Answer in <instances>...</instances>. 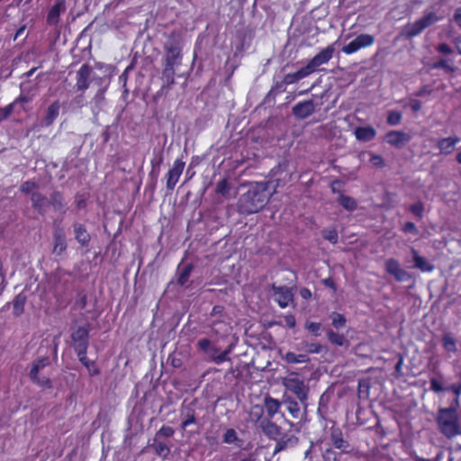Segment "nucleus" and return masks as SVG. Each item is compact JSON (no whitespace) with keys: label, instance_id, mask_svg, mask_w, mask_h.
Wrapping results in <instances>:
<instances>
[{"label":"nucleus","instance_id":"nucleus-1","mask_svg":"<svg viewBox=\"0 0 461 461\" xmlns=\"http://www.w3.org/2000/svg\"><path fill=\"white\" fill-rule=\"evenodd\" d=\"M269 196L264 184L256 183L242 194L238 201V211L241 214H253L262 210L268 203Z\"/></svg>","mask_w":461,"mask_h":461},{"label":"nucleus","instance_id":"nucleus-2","mask_svg":"<svg viewBox=\"0 0 461 461\" xmlns=\"http://www.w3.org/2000/svg\"><path fill=\"white\" fill-rule=\"evenodd\" d=\"M436 421L440 433L447 438L461 434L459 419L454 405H450L448 408H440Z\"/></svg>","mask_w":461,"mask_h":461},{"label":"nucleus","instance_id":"nucleus-3","mask_svg":"<svg viewBox=\"0 0 461 461\" xmlns=\"http://www.w3.org/2000/svg\"><path fill=\"white\" fill-rule=\"evenodd\" d=\"M164 64L180 66L183 59V35L179 30H173L167 35L163 45Z\"/></svg>","mask_w":461,"mask_h":461},{"label":"nucleus","instance_id":"nucleus-4","mask_svg":"<svg viewBox=\"0 0 461 461\" xmlns=\"http://www.w3.org/2000/svg\"><path fill=\"white\" fill-rule=\"evenodd\" d=\"M439 17L433 12L425 13V14L413 23H408L403 29V34L406 38H412L419 35L423 30L436 23Z\"/></svg>","mask_w":461,"mask_h":461},{"label":"nucleus","instance_id":"nucleus-5","mask_svg":"<svg viewBox=\"0 0 461 461\" xmlns=\"http://www.w3.org/2000/svg\"><path fill=\"white\" fill-rule=\"evenodd\" d=\"M50 364L49 357H41L36 359L29 372L31 381L38 386L45 389L52 388V381L47 376H39V372Z\"/></svg>","mask_w":461,"mask_h":461},{"label":"nucleus","instance_id":"nucleus-6","mask_svg":"<svg viewBox=\"0 0 461 461\" xmlns=\"http://www.w3.org/2000/svg\"><path fill=\"white\" fill-rule=\"evenodd\" d=\"M50 364L49 357H41L36 359L29 372L31 381L38 386L45 389L52 388V381L47 376H39V372Z\"/></svg>","mask_w":461,"mask_h":461},{"label":"nucleus","instance_id":"nucleus-7","mask_svg":"<svg viewBox=\"0 0 461 461\" xmlns=\"http://www.w3.org/2000/svg\"><path fill=\"white\" fill-rule=\"evenodd\" d=\"M89 323H86L84 326H79L72 331L70 337L77 356L87 353L89 347Z\"/></svg>","mask_w":461,"mask_h":461},{"label":"nucleus","instance_id":"nucleus-8","mask_svg":"<svg viewBox=\"0 0 461 461\" xmlns=\"http://www.w3.org/2000/svg\"><path fill=\"white\" fill-rule=\"evenodd\" d=\"M372 384L370 379H361L358 381V390H357V396L360 401L358 408L357 410V419L360 423H365L366 420L362 418V415L365 412L364 410V404L365 402H368V407L370 409V412L372 414H375V411L372 407V402L369 400L370 395V389H371Z\"/></svg>","mask_w":461,"mask_h":461},{"label":"nucleus","instance_id":"nucleus-9","mask_svg":"<svg viewBox=\"0 0 461 461\" xmlns=\"http://www.w3.org/2000/svg\"><path fill=\"white\" fill-rule=\"evenodd\" d=\"M283 385L288 392L294 394L302 403L307 401L309 388L305 385L304 381L297 375L284 378Z\"/></svg>","mask_w":461,"mask_h":461},{"label":"nucleus","instance_id":"nucleus-10","mask_svg":"<svg viewBox=\"0 0 461 461\" xmlns=\"http://www.w3.org/2000/svg\"><path fill=\"white\" fill-rule=\"evenodd\" d=\"M334 52L335 48L334 45L331 44L322 49L312 59H311L307 65L305 66L310 75L312 74L315 70H317V68L321 65L327 64L332 59Z\"/></svg>","mask_w":461,"mask_h":461},{"label":"nucleus","instance_id":"nucleus-11","mask_svg":"<svg viewBox=\"0 0 461 461\" xmlns=\"http://www.w3.org/2000/svg\"><path fill=\"white\" fill-rule=\"evenodd\" d=\"M375 37L371 34H359L353 41L342 47V52L351 55L357 52L361 49H365L373 45Z\"/></svg>","mask_w":461,"mask_h":461},{"label":"nucleus","instance_id":"nucleus-12","mask_svg":"<svg viewBox=\"0 0 461 461\" xmlns=\"http://www.w3.org/2000/svg\"><path fill=\"white\" fill-rule=\"evenodd\" d=\"M185 166V162L182 158H176L174 161L172 167L169 168L165 176L167 191L172 192L175 189L180 176L183 174Z\"/></svg>","mask_w":461,"mask_h":461},{"label":"nucleus","instance_id":"nucleus-13","mask_svg":"<svg viewBox=\"0 0 461 461\" xmlns=\"http://www.w3.org/2000/svg\"><path fill=\"white\" fill-rule=\"evenodd\" d=\"M195 403L196 400H193L188 404H185V402L182 403L180 409V417L182 419L180 426L181 429L185 430L190 425L197 423L198 420L196 417Z\"/></svg>","mask_w":461,"mask_h":461},{"label":"nucleus","instance_id":"nucleus-14","mask_svg":"<svg viewBox=\"0 0 461 461\" xmlns=\"http://www.w3.org/2000/svg\"><path fill=\"white\" fill-rule=\"evenodd\" d=\"M385 271L393 276L398 282H408L412 279V275L403 269L400 263L394 258L386 260Z\"/></svg>","mask_w":461,"mask_h":461},{"label":"nucleus","instance_id":"nucleus-15","mask_svg":"<svg viewBox=\"0 0 461 461\" xmlns=\"http://www.w3.org/2000/svg\"><path fill=\"white\" fill-rule=\"evenodd\" d=\"M92 68L89 64H83L77 71L75 88L77 91L85 92L90 86Z\"/></svg>","mask_w":461,"mask_h":461},{"label":"nucleus","instance_id":"nucleus-16","mask_svg":"<svg viewBox=\"0 0 461 461\" xmlns=\"http://www.w3.org/2000/svg\"><path fill=\"white\" fill-rule=\"evenodd\" d=\"M330 439L333 447L340 450L341 453H350V444L344 438L343 432L339 427L331 426Z\"/></svg>","mask_w":461,"mask_h":461},{"label":"nucleus","instance_id":"nucleus-17","mask_svg":"<svg viewBox=\"0 0 461 461\" xmlns=\"http://www.w3.org/2000/svg\"><path fill=\"white\" fill-rule=\"evenodd\" d=\"M316 110V104L313 100H306L297 103L292 109L293 114L295 118L303 120L314 113Z\"/></svg>","mask_w":461,"mask_h":461},{"label":"nucleus","instance_id":"nucleus-18","mask_svg":"<svg viewBox=\"0 0 461 461\" xmlns=\"http://www.w3.org/2000/svg\"><path fill=\"white\" fill-rule=\"evenodd\" d=\"M176 67L163 63L161 80L163 82L160 91L161 94H167L175 84Z\"/></svg>","mask_w":461,"mask_h":461},{"label":"nucleus","instance_id":"nucleus-19","mask_svg":"<svg viewBox=\"0 0 461 461\" xmlns=\"http://www.w3.org/2000/svg\"><path fill=\"white\" fill-rule=\"evenodd\" d=\"M411 139V137L409 133L401 131H390L385 135L386 142L398 149L404 147Z\"/></svg>","mask_w":461,"mask_h":461},{"label":"nucleus","instance_id":"nucleus-20","mask_svg":"<svg viewBox=\"0 0 461 461\" xmlns=\"http://www.w3.org/2000/svg\"><path fill=\"white\" fill-rule=\"evenodd\" d=\"M274 300L281 308H285L293 301L294 295L286 286L273 285Z\"/></svg>","mask_w":461,"mask_h":461},{"label":"nucleus","instance_id":"nucleus-21","mask_svg":"<svg viewBox=\"0 0 461 461\" xmlns=\"http://www.w3.org/2000/svg\"><path fill=\"white\" fill-rule=\"evenodd\" d=\"M66 11L65 0H57L48 12L46 23L50 26H57L59 16Z\"/></svg>","mask_w":461,"mask_h":461},{"label":"nucleus","instance_id":"nucleus-22","mask_svg":"<svg viewBox=\"0 0 461 461\" xmlns=\"http://www.w3.org/2000/svg\"><path fill=\"white\" fill-rule=\"evenodd\" d=\"M60 106L61 105L59 100H55L47 107L45 115L43 116L41 122V127L47 128L54 123V122L59 115Z\"/></svg>","mask_w":461,"mask_h":461},{"label":"nucleus","instance_id":"nucleus-23","mask_svg":"<svg viewBox=\"0 0 461 461\" xmlns=\"http://www.w3.org/2000/svg\"><path fill=\"white\" fill-rule=\"evenodd\" d=\"M411 252L412 255L413 268L419 269L422 272H431L434 270V265L424 257L420 256L416 249H411Z\"/></svg>","mask_w":461,"mask_h":461},{"label":"nucleus","instance_id":"nucleus-24","mask_svg":"<svg viewBox=\"0 0 461 461\" xmlns=\"http://www.w3.org/2000/svg\"><path fill=\"white\" fill-rule=\"evenodd\" d=\"M73 230L76 240L82 246L87 247L91 240V236L88 233L86 226L79 222L73 224Z\"/></svg>","mask_w":461,"mask_h":461},{"label":"nucleus","instance_id":"nucleus-25","mask_svg":"<svg viewBox=\"0 0 461 461\" xmlns=\"http://www.w3.org/2000/svg\"><path fill=\"white\" fill-rule=\"evenodd\" d=\"M31 201L32 207L40 213L43 214L46 211V207L49 204L47 197L39 192L32 193Z\"/></svg>","mask_w":461,"mask_h":461},{"label":"nucleus","instance_id":"nucleus-26","mask_svg":"<svg viewBox=\"0 0 461 461\" xmlns=\"http://www.w3.org/2000/svg\"><path fill=\"white\" fill-rule=\"evenodd\" d=\"M459 141V138L455 137H448V138H443L440 139L438 141V148L439 149L440 152L444 155H449L453 152L455 149V145Z\"/></svg>","mask_w":461,"mask_h":461},{"label":"nucleus","instance_id":"nucleus-27","mask_svg":"<svg viewBox=\"0 0 461 461\" xmlns=\"http://www.w3.org/2000/svg\"><path fill=\"white\" fill-rule=\"evenodd\" d=\"M53 244V253L59 256L67 249L66 237L62 230L54 232Z\"/></svg>","mask_w":461,"mask_h":461},{"label":"nucleus","instance_id":"nucleus-28","mask_svg":"<svg viewBox=\"0 0 461 461\" xmlns=\"http://www.w3.org/2000/svg\"><path fill=\"white\" fill-rule=\"evenodd\" d=\"M49 204L52 206L56 212H66V203L61 192L54 191L50 195Z\"/></svg>","mask_w":461,"mask_h":461},{"label":"nucleus","instance_id":"nucleus-29","mask_svg":"<svg viewBox=\"0 0 461 461\" xmlns=\"http://www.w3.org/2000/svg\"><path fill=\"white\" fill-rule=\"evenodd\" d=\"M27 301V296L24 293L21 292L16 294L12 302L13 313L15 317L21 316L24 312V306Z\"/></svg>","mask_w":461,"mask_h":461},{"label":"nucleus","instance_id":"nucleus-30","mask_svg":"<svg viewBox=\"0 0 461 461\" xmlns=\"http://www.w3.org/2000/svg\"><path fill=\"white\" fill-rule=\"evenodd\" d=\"M261 425L265 435L269 438L277 440V438L281 435V429L279 426L270 420L263 421Z\"/></svg>","mask_w":461,"mask_h":461},{"label":"nucleus","instance_id":"nucleus-31","mask_svg":"<svg viewBox=\"0 0 461 461\" xmlns=\"http://www.w3.org/2000/svg\"><path fill=\"white\" fill-rule=\"evenodd\" d=\"M87 353H84V355H78L77 358L79 362L87 369L90 376H95L100 374V369L97 366L95 361L89 360L87 357Z\"/></svg>","mask_w":461,"mask_h":461},{"label":"nucleus","instance_id":"nucleus-32","mask_svg":"<svg viewBox=\"0 0 461 461\" xmlns=\"http://www.w3.org/2000/svg\"><path fill=\"white\" fill-rule=\"evenodd\" d=\"M310 76L309 71L306 69L305 66L298 69L294 73H288L284 77V83L286 85H292L297 83L301 79Z\"/></svg>","mask_w":461,"mask_h":461},{"label":"nucleus","instance_id":"nucleus-33","mask_svg":"<svg viewBox=\"0 0 461 461\" xmlns=\"http://www.w3.org/2000/svg\"><path fill=\"white\" fill-rule=\"evenodd\" d=\"M194 266L191 263L185 265L181 269H177V284L185 286L189 281Z\"/></svg>","mask_w":461,"mask_h":461},{"label":"nucleus","instance_id":"nucleus-34","mask_svg":"<svg viewBox=\"0 0 461 461\" xmlns=\"http://www.w3.org/2000/svg\"><path fill=\"white\" fill-rule=\"evenodd\" d=\"M95 85L98 86L99 89L95 95V99L100 100L104 98L105 92L108 89L109 82L105 83V77L100 76H94L91 79Z\"/></svg>","mask_w":461,"mask_h":461},{"label":"nucleus","instance_id":"nucleus-35","mask_svg":"<svg viewBox=\"0 0 461 461\" xmlns=\"http://www.w3.org/2000/svg\"><path fill=\"white\" fill-rule=\"evenodd\" d=\"M355 136L358 140L368 141L375 137V129L372 127H357Z\"/></svg>","mask_w":461,"mask_h":461},{"label":"nucleus","instance_id":"nucleus-36","mask_svg":"<svg viewBox=\"0 0 461 461\" xmlns=\"http://www.w3.org/2000/svg\"><path fill=\"white\" fill-rule=\"evenodd\" d=\"M283 359L290 365L307 363L310 361V358L306 354H295L291 351L286 352L283 357Z\"/></svg>","mask_w":461,"mask_h":461},{"label":"nucleus","instance_id":"nucleus-37","mask_svg":"<svg viewBox=\"0 0 461 461\" xmlns=\"http://www.w3.org/2000/svg\"><path fill=\"white\" fill-rule=\"evenodd\" d=\"M288 412L294 419H298L301 415V407L299 403L290 396H286L284 400Z\"/></svg>","mask_w":461,"mask_h":461},{"label":"nucleus","instance_id":"nucleus-38","mask_svg":"<svg viewBox=\"0 0 461 461\" xmlns=\"http://www.w3.org/2000/svg\"><path fill=\"white\" fill-rule=\"evenodd\" d=\"M338 203L340 206L348 212H354L357 207V203L354 198L342 193H339Z\"/></svg>","mask_w":461,"mask_h":461},{"label":"nucleus","instance_id":"nucleus-39","mask_svg":"<svg viewBox=\"0 0 461 461\" xmlns=\"http://www.w3.org/2000/svg\"><path fill=\"white\" fill-rule=\"evenodd\" d=\"M265 409L269 418H273L280 409V402L278 400L270 396L265 399Z\"/></svg>","mask_w":461,"mask_h":461},{"label":"nucleus","instance_id":"nucleus-40","mask_svg":"<svg viewBox=\"0 0 461 461\" xmlns=\"http://www.w3.org/2000/svg\"><path fill=\"white\" fill-rule=\"evenodd\" d=\"M298 441V438L294 436H290L286 439L285 438H282L276 441V444L275 446L274 453L276 454L287 447L288 445H294Z\"/></svg>","mask_w":461,"mask_h":461},{"label":"nucleus","instance_id":"nucleus-41","mask_svg":"<svg viewBox=\"0 0 461 461\" xmlns=\"http://www.w3.org/2000/svg\"><path fill=\"white\" fill-rule=\"evenodd\" d=\"M302 348L308 354H319L323 350V346L317 342H309L303 340L301 342Z\"/></svg>","mask_w":461,"mask_h":461},{"label":"nucleus","instance_id":"nucleus-42","mask_svg":"<svg viewBox=\"0 0 461 461\" xmlns=\"http://www.w3.org/2000/svg\"><path fill=\"white\" fill-rule=\"evenodd\" d=\"M327 337L329 341L336 346L342 347L348 343V340L343 334H339L333 330H329L327 332Z\"/></svg>","mask_w":461,"mask_h":461},{"label":"nucleus","instance_id":"nucleus-43","mask_svg":"<svg viewBox=\"0 0 461 461\" xmlns=\"http://www.w3.org/2000/svg\"><path fill=\"white\" fill-rule=\"evenodd\" d=\"M443 348L448 352H456V339L451 333H445L442 338Z\"/></svg>","mask_w":461,"mask_h":461},{"label":"nucleus","instance_id":"nucleus-44","mask_svg":"<svg viewBox=\"0 0 461 461\" xmlns=\"http://www.w3.org/2000/svg\"><path fill=\"white\" fill-rule=\"evenodd\" d=\"M230 186L227 178L220 180L215 187V193L227 197L230 194Z\"/></svg>","mask_w":461,"mask_h":461},{"label":"nucleus","instance_id":"nucleus-45","mask_svg":"<svg viewBox=\"0 0 461 461\" xmlns=\"http://www.w3.org/2000/svg\"><path fill=\"white\" fill-rule=\"evenodd\" d=\"M342 454L341 451L337 452L333 448L329 447L322 453V458L324 461H340Z\"/></svg>","mask_w":461,"mask_h":461},{"label":"nucleus","instance_id":"nucleus-46","mask_svg":"<svg viewBox=\"0 0 461 461\" xmlns=\"http://www.w3.org/2000/svg\"><path fill=\"white\" fill-rule=\"evenodd\" d=\"M458 436L460 437L459 441L455 446L449 447L450 456L448 461H461V433Z\"/></svg>","mask_w":461,"mask_h":461},{"label":"nucleus","instance_id":"nucleus-47","mask_svg":"<svg viewBox=\"0 0 461 461\" xmlns=\"http://www.w3.org/2000/svg\"><path fill=\"white\" fill-rule=\"evenodd\" d=\"M238 440V434L234 429H226L223 434L222 441L227 444L235 443Z\"/></svg>","mask_w":461,"mask_h":461},{"label":"nucleus","instance_id":"nucleus-48","mask_svg":"<svg viewBox=\"0 0 461 461\" xmlns=\"http://www.w3.org/2000/svg\"><path fill=\"white\" fill-rule=\"evenodd\" d=\"M38 185L36 182L32 180H27L23 182L20 186V191L25 194H29L33 193L32 190L37 189Z\"/></svg>","mask_w":461,"mask_h":461},{"label":"nucleus","instance_id":"nucleus-49","mask_svg":"<svg viewBox=\"0 0 461 461\" xmlns=\"http://www.w3.org/2000/svg\"><path fill=\"white\" fill-rule=\"evenodd\" d=\"M14 104L10 103L5 107H0V122L6 120L14 112Z\"/></svg>","mask_w":461,"mask_h":461},{"label":"nucleus","instance_id":"nucleus-50","mask_svg":"<svg viewBox=\"0 0 461 461\" xmlns=\"http://www.w3.org/2000/svg\"><path fill=\"white\" fill-rule=\"evenodd\" d=\"M402 119V113L397 111H390L387 116V122L390 125H397L400 123Z\"/></svg>","mask_w":461,"mask_h":461},{"label":"nucleus","instance_id":"nucleus-51","mask_svg":"<svg viewBox=\"0 0 461 461\" xmlns=\"http://www.w3.org/2000/svg\"><path fill=\"white\" fill-rule=\"evenodd\" d=\"M230 353V348L225 349L222 352H221L219 355L212 356V359L215 364L220 365V364L229 360L228 355Z\"/></svg>","mask_w":461,"mask_h":461},{"label":"nucleus","instance_id":"nucleus-52","mask_svg":"<svg viewBox=\"0 0 461 461\" xmlns=\"http://www.w3.org/2000/svg\"><path fill=\"white\" fill-rule=\"evenodd\" d=\"M157 454L159 456H167L169 454V447L164 442H157L154 446Z\"/></svg>","mask_w":461,"mask_h":461},{"label":"nucleus","instance_id":"nucleus-53","mask_svg":"<svg viewBox=\"0 0 461 461\" xmlns=\"http://www.w3.org/2000/svg\"><path fill=\"white\" fill-rule=\"evenodd\" d=\"M175 434V429L170 426L163 425L158 431L157 432V436L170 438Z\"/></svg>","mask_w":461,"mask_h":461},{"label":"nucleus","instance_id":"nucleus-54","mask_svg":"<svg viewBox=\"0 0 461 461\" xmlns=\"http://www.w3.org/2000/svg\"><path fill=\"white\" fill-rule=\"evenodd\" d=\"M322 236L325 240H329L332 244H335L338 241V232L334 229L324 230Z\"/></svg>","mask_w":461,"mask_h":461},{"label":"nucleus","instance_id":"nucleus-55","mask_svg":"<svg viewBox=\"0 0 461 461\" xmlns=\"http://www.w3.org/2000/svg\"><path fill=\"white\" fill-rule=\"evenodd\" d=\"M87 305V294L84 292L78 294V298L76 301V306L80 310H84Z\"/></svg>","mask_w":461,"mask_h":461},{"label":"nucleus","instance_id":"nucleus-56","mask_svg":"<svg viewBox=\"0 0 461 461\" xmlns=\"http://www.w3.org/2000/svg\"><path fill=\"white\" fill-rule=\"evenodd\" d=\"M346 324V319L343 315L339 313H336L334 317L332 318V325L335 328H340L343 327Z\"/></svg>","mask_w":461,"mask_h":461},{"label":"nucleus","instance_id":"nucleus-57","mask_svg":"<svg viewBox=\"0 0 461 461\" xmlns=\"http://www.w3.org/2000/svg\"><path fill=\"white\" fill-rule=\"evenodd\" d=\"M225 313V308L223 305H214L211 312V316L212 317H223Z\"/></svg>","mask_w":461,"mask_h":461},{"label":"nucleus","instance_id":"nucleus-58","mask_svg":"<svg viewBox=\"0 0 461 461\" xmlns=\"http://www.w3.org/2000/svg\"><path fill=\"white\" fill-rule=\"evenodd\" d=\"M410 211L418 217L422 216L423 205L421 203H416L411 205Z\"/></svg>","mask_w":461,"mask_h":461},{"label":"nucleus","instance_id":"nucleus-59","mask_svg":"<svg viewBox=\"0 0 461 461\" xmlns=\"http://www.w3.org/2000/svg\"><path fill=\"white\" fill-rule=\"evenodd\" d=\"M307 330L312 332L314 336H319L320 330H321V323L320 322H310L306 325Z\"/></svg>","mask_w":461,"mask_h":461},{"label":"nucleus","instance_id":"nucleus-60","mask_svg":"<svg viewBox=\"0 0 461 461\" xmlns=\"http://www.w3.org/2000/svg\"><path fill=\"white\" fill-rule=\"evenodd\" d=\"M285 86L287 85L284 83V78L281 81H276L272 86L271 92L283 93L285 91Z\"/></svg>","mask_w":461,"mask_h":461},{"label":"nucleus","instance_id":"nucleus-61","mask_svg":"<svg viewBox=\"0 0 461 461\" xmlns=\"http://www.w3.org/2000/svg\"><path fill=\"white\" fill-rule=\"evenodd\" d=\"M402 230L406 233H412V234H417L418 233V230L415 226V224L411 221H407L403 227H402Z\"/></svg>","mask_w":461,"mask_h":461},{"label":"nucleus","instance_id":"nucleus-62","mask_svg":"<svg viewBox=\"0 0 461 461\" xmlns=\"http://www.w3.org/2000/svg\"><path fill=\"white\" fill-rule=\"evenodd\" d=\"M162 162H163V155H162V152H160L158 156L154 157L150 160L152 169L154 170L156 167L159 168Z\"/></svg>","mask_w":461,"mask_h":461},{"label":"nucleus","instance_id":"nucleus-63","mask_svg":"<svg viewBox=\"0 0 461 461\" xmlns=\"http://www.w3.org/2000/svg\"><path fill=\"white\" fill-rule=\"evenodd\" d=\"M437 50L442 54L449 55L453 53V50L447 43H440L437 47Z\"/></svg>","mask_w":461,"mask_h":461},{"label":"nucleus","instance_id":"nucleus-64","mask_svg":"<svg viewBox=\"0 0 461 461\" xmlns=\"http://www.w3.org/2000/svg\"><path fill=\"white\" fill-rule=\"evenodd\" d=\"M197 345H198L200 349H202L203 351H207L208 348L211 346V341H210V339H208L206 338L201 339L198 340Z\"/></svg>","mask_w":461,"mask_h":461}]
</instances>
